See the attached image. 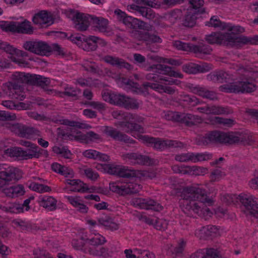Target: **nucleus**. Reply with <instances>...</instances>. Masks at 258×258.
I'll use <instances>...</instances> for the list:
<instances>
[{"label": "nucleus", "mask_w": 258, "mask_h": 258, "mask_svg": "<svg viewBox=\"0 0 258 258\" xmlns=\"http://www.w3.org/2000/svg\"><path fill=\"white\" fill-rule=\"evenodd\" d=\"M184 200L183 211L189 216L196 214L201 217L211 216L212 212L207 207L202 208L203 204L212 205L213 201L207 196L205 189L197 185L185 187L181 194Z\"/></svg>", "instance_id": "nucleus-1"}, {"label": "nucleus", "mask_w": 258, "mask_h": 258, "mask_svg": "<svg viewBox=\"0 0 258 258\" xmlns=\"http://www.w3.org/2000/svg\"><path fill=\"white\" fill-rule=\"evenodd\" d=\"M13 81L10 82L8 88L10 91L9 95L14 99L23 100V95L19 94L22 90V84L26 83L31 85L41 87L44 90L49 85L50 80L49 78L42 76L26 74L25 73L16 72L13 75Z\"/></svg>", "instance_id": "nucleus-2"}, {"label": "nucleus", "mask_w": 258, "mask_h": 258, "mask_svg": "<svg viewBox=\"0 0 258 258\" xmlns=\"http://www.w3.org/2000/svg\"><path fill=\"white\" fill-rule=\"evenodd\" d=\"M22 177V171L18 168L10 166L7 168L5 165L0 164V190L7 197L14 198L23 195L25 190L22 185L6 187L10 182L18 180Z\"/></svg>", "instance_id": "nucleus-3"}, {"label": "nucleus", "mask_w": 258, "mask_h": 258, "mask_svg": "<svg viewBox=\"0 0 258 258\" xmlns=\"http://www.w3.org/2000/svg\"><path fill=\"white\" fill-rule=\"evenodd\" d=\"M114 13L117 15L118 21L132 29L130 33L133 38L140 41L144 40L145 32L137 29L149 31L151 28L150 25L143 21L127 16L120 10H116Z\"/></svg>", "instance_id": "nucleus-4"}, {"label": "nucleus", "mask_w": 258, "mask_h": 258, "mask_svg": "<svg viewBox=\"0 0 258 258\" xmlns=\"http://www.w3.org/2000/svg\"><path fill=\"white\" fill-rule=\"evenodd\" d=\"M106 242L103 236H97L90 239L87 243L85 253H88L93 256H99L102 258H108L111 256L112 252L108 248L101 246Z\"/></svg>", "instance_id": "nucleus-5"}, {"label": "nucleus", "mask_w": 258, "mask_h": 258, "mask_svg": "<svg viewBox=\"0 0 258 258\" xmlns=\"http://www.w3.org/2000/svg\"><path fill=\"white\" fill-rule=\"evenodd\" d=\"M251 80L250 77H246L241 81L225 84L221 88L227 93H251L256 90V86L250 82Z\"/></svg>", "instance_id": "nucleus-6"}, {"label": "nucleus", "mask_w": 258, "mask_h": 258, "mask_svg": "<svg viewBox=\"0 0 258 258\" xmlns=\"http://www.w3.org/2000/svg\"><path fill=\"white\" fill-rule=\"evenodd\" d=\"M140 139L146 145L152 147L155 149L162 150L167 147H179L181 144V143L175 141L163 140L159 138H154L146 135L140 136Z\"/></svg>", "instance_id": "nucleus-7"}, {"label": "nucleus", "mask_w": 258, "mask_h": 258, "mask_svg": "<svg viewBox=\"0 0 258 258\" xmlns=\"http://www.w3.org/2000/svg\"><path fill=\"white\" fill-rule=\"evenodd\" d=\"M237 199L241 203L242 210L246 215H250L258 219V200L252 196L241 194Z\"/></svg>", "instance_id": "nucleus-8"}, {"label": "nucleus", "mask_w": 258, "mask_h": 258, "mask_svg": "<svg viewBox=\"0 0 258 258\" xmlns=\"http://www.w3.org/2000/svg\"><path fill=\"white\" fill-rule=\"evenodd\" d=\"M196 143L199 146H207L210 143L225 144V132L219 131L209 132L204 136L197 138Z\"/></svg>", "instance_id": "nucleus-9"}, {"label": "nucleus", "mask_w": 258, "mask_h": 258, "mask_svg": "<svg viewBox=\"0 0 258 258\" xmlns=\"http://www.w3.org/2000/svg\"><path fill=\"white\" fill-rule=\"evenodd\" d=\"M254 142L250 135L239 132H225V144L242 143L243 145H251Z\"/></svg>", "instance_id": "nucleus-10"}, {"label": "nucleus", "mask_w": 258, "mask_h": 258, "mask_svg": "<svg viewBox=\"0 0 258 258\" xmlns=\"http://www.w3.org/2000/svg\"><path fill=\"white\" fill-rule=\"evenodd\" d=\"M7 128L22 138L29 139L35 134L34 128L20 123H5L4 124Z\"/></svg>", "instance_id": "nucleus-11"}, {"label": "nucleus", "mask_w": 258, "mask_h": 258, "mask_svg": "<svg viewBox=\"0 0 258 258\" xmlns=\"http://www.w3.org/2000/svg\"><path fill=\"white\" fill-rule=\"evenodd\" d=\"M109 189L114 192L121 196H124L138 193L141 189V186L139 184L134 183L119 185L117 182H113L109 184Z\"/></svg>", "instance_id": "nucleus-12"}, {"label": "nucleus", "mask_w": 258, "mask_h": 258, "mask_svg": "<svg viewBox=\"0 0 258 258\" xmlns=\"http://www.w3.org/2000/svg\"><path fill=\"white\" fill-rule=\"evenodd\" d=\"M23 47L27 50L40 55H47L51 52V46L43 41H27Z\"/></svg>", "instance_id": "nucleus-13"}, {"label": "nucleus", "mask_w": 258, "mask_h": 258, "mask_svg": "<svg viewBox=\"0 0 258 258\" xmlns=\"http://www.w3.org/2000/svg\"><path fill=\"white\" fill-rule=\"evenodd\" d=\"M113 104L127 109H135L139 108L137 100L133 98L128 97L124 95L115 94L112 96Z\"/></svg>", "instance_id": "nucleus-14"}, {"label": "nucleus", "mask_w": 258, "mask_h": 258, "mask_svg": "<svg viewBox=\"0 0 258 258\" xmlns=\"http://www.w3.org/2000/svg\"><path fill=\"white\" fill-rule=\"evenodd\" d=\"M104 169L109 174L116 175L120 177L131 178L136 176L135 171L129 170L124 166L105 164Z\"/></svg>", "instance_id": "nucleus-15"}, {"label": "nucleus", "mask_w": 258, "mask_h": 258, "mask_svg": "<svg viewBox=\"0 0 258 258\" xmlns=\"http://www.w3.org/2000/svg\"><path fill=\"white\" fill-rule=\"evenodd\" d=\"M73 14V19L75 24V28L78 31H86L90 25V21H92V16L89 15H85L84 14L71 11Z\"/></svg>", "instance_id": "nucleus-16"}, {"label": "nucleus", "mask_w": 258, "mask_h": 258, "mask_svg": "<svg viewBox=\"0 0 258 258\" xmlns=\"http://www.w3.org/2000/svg\"><path fill=\"white\" fill-rule=\"evenodd\" d=\"M123 159H128L133 164L141 165H152L155 160L150 157L137 153H130L122 155Z\"/></svg>", "instance_id": "nucleus-17"}, {"label": "nucleus", "mask_w": 258, "mask_h": 258, "mask_svg": "<svg viewBox=\"0 0 258 258\" xmlns=\"http://www.w3.org/2000/svg\"><path fill=\"white\" fill-rule=\"evenodd\" d=\"M32 21L34 24L41 27H47L54 23V19L51 13L44 10L35 14Z\"/></svg>", "instance_id": "nucleus-18"}, {"label": "nucleus", "mask_w": 258, "mask_h": 258, "mask_svg": "<svg viewBox=\"0 0 258 258\" xmlns=\"http://www.w3.org/2000/svg\"><path fill=\"white\" fill-rule=\"evenodd\" d=\"M219 234L218 228L214 225H207L197 230L195 235L200 239L208 240L215 237Z\"/></svg>", "instance_id": "nucleus-19"}, {"label": "nucleus", "mask_w": 258, "mask_h": 258, "mask_svg": "<svg viewBox=\"0 0 258 258\" xmlns=\"http://www.w3.org/2000/svg\"><path fill=\"white\" fill-rule=\"evenodd\" d=\"M133 203L135 206L141 209H151L155 211H160L163 209V207L159 203L149 199H135L133 201Z\"/></svg>", "instance_id": "nucleus-20"}, {"label": "nucleus", "mask_w": 258, "mask_h": 258, "mask_svg": "<svg viewBox=\"0 0 258 258\" xmlns=\"http://www.w3.org/2000/svg\"><path fill=\"white\" fill-rule=\"evenodd\" d=\"M211 69V66L206 63L201 64L189 63L182 66L183 71L189 74L205 73L209 71Z\"/></svg>", "instance_id": "nucleus-21"}, {"label": "nucleus", "mask_w": 258, "mask_h": 258, "mask_svg": "<svg viewBox=\"0 0 258 258\" xmlns=\"http://www.w3.org/2000/svg\"><path fill=\"white\" fill-rule=\"evenodd\" d=\"M104 132L115 140L122 141L128 144H134L135 143V140L129 138L126 135L111 127L106 126Z\"/></svg>", "instance_id": "nucleus-22"}, {"label": "nucleus", "mask_w": 258, "mask_h": 258, "mask_svg": "<svg viewBox=\"0 0 258 258\" xmlns=\"http://www.w3.org/2000/svg\"><path fill=\"white\" fill-rule=\"evenodd\" d=\"M171 69V67L165 64H155L149 67L148 70L153 71V70H155V72L157 73H162V72H163V74L167 75L171 77L182 78V74L172 71Z\"/></svg>", "instance_id": "nucleus-23"}, {"label": "nucleus", "mask_w": 258, "mask_h": 258, "mask_svg": "<svg viewBox=\"0 0 258 258\" xmlns=\"http://www.w3.org/2000/svg\"><path fill=\"white\" fill-rule=\"evenodd\" d=\"M228 33L213 32L209 35H206V40L209 44H219L228 45L227 39Z\"/></svg>", "instance_id": "nucleus-24"}, {"label": "nucleus", "mask_w": 258, "mask_h": 258, "mask_svg": "<svg viewBox=\"0 0 258 258\" xmlns=\"http://www.w3.org/2000/svg\"><path fill=\"white\" fill-rule=\"evenodd\" d=\"M104 60L107 63L115 66L119 69L124 68L128 71L133 69V66L123 59L111 55H106L104 57Z\"/></svg>", "instance_id": "nucleus-25"}, {"label": "nucleus", "mask_w": 258, "mask_h": 258, "mask_svg": "<svg viewBox=\"0 0 258 258\" xmlns=\"http://www.w3.org/2000/svg\"><path fill=\"white\" fill-rule=\"evenodd\" d=\"M203 122L201 117L190 113H181L180 123L188 127L197 125Z\"/></svg>", "instance_id": "nucleus-26"}, {"label": "nucleus", "mask_w": 258, "mask_h": 258, "mask_svg": "<svg viewBox=\"0 0 258 258\" xmlns=\"http://www.w3.org/2000/svg\"><path fill=\"white\" fill-rule=\"evenodd\" d=\"M92 21L94 27L97 28L99 31L106 33L110 32L108 21L107 19L102 17H92Z\"/></svg>", "instance_id": "nucleus-27"}, {"label": "nucleus", "mask_w": 258, "mask_h": 258, "mask_svg": "<svg viewBox=\"0 0 258 258\" xmlns=\"http://www.w3.org/2000/svg\"><path fill=\"white\" fill-rule=\"evenodd\" d=\"M40 206L50 211H54L56 208L57 201L52 197L40 198L38 201Z\"/></svg>", "instance_id": "nucleus-28"}, {"label": "nucleus", "mask_w": 258, "mask_h": 258, "mask_svg": "<svg viewBox=\"0 0 258 258\" xmlns=\"http://www.w3.org/2000/svg\"><path fill=\"white\" fill-rule=\"evenodd\" d=\"M193 91L203 98L212 100L217 99L216 94L214 92L208 90L205 88L195 87L193 88Z\"/></svg>", "instance_id": "nucleus-29"}, {"label": "nucleus", "mask_w": 258, "mask_h": 258, "mask_svg": "<svg viewBox=\"0 0 258 258\" xmlns=\"http://www.w3.org/2000/svg\"><path fill=\"white\" fill-rule=\"evenodd\" d=\"M119 125L122 127L125 128V132L127 133H131L133 131H136L143 133L144 132L143 127L136 123L132 121H121Z\"/></svg>", "instance_id": "nucleus-30"}, {"label": "nucleus", "mask_w": 258, "mask_h": 258, "mask_svg": "<svg viewBox=\"0 0 258 258\" xmlns=\"http://www.w3.org/2000/svg\"><path fill=\"white\" fill-rule=\"evenodd\" d=\"M0 209L6 213L17 214L23 212V206L18 203H10L7 206L0 205Z\"/></svg>", "instance_id": "nucleus-31"}, {"label": "nucleus", "mask_w": 258, "mask_h": 258, "mask_svg": "<svg viewBox=\"0 0 258 258\" xmlns=\"http://www.w3.org/2000/svg\"><path fill=\"white\" fill-rule=\"evenodd\" d=\"M228 76L227 73L222 71L216 72L208 75V79L218 83H223L227 82Z\"/></svg>", "instance_id": "nucleus-32"}, {"label": "nucleus", "mask_w": 258, "mask_h": 258, "mask_svg": "<svg viewBox=\"0 0 258 258\" xmlns=\"http://www.w3.org/2000/svg\"><path fill=\"white\" fill-rule=\"evenodd\" d=\"M212 51V49L210 46L201 43L198 45H194L192 44L190 51L196 54H209Z\"/></svg>", "instance_id": "nucleus-33"}, {"label": "nucleus", "mask_w": 258, "mask_h": 258, "mask_svg": "<svg viewBox=\"0 0 258 258\" xmlns=\"http://www.w3.org/2000/svg\"><path fill=\"white\" fill-rule=\"evenodd\" d=\"M17 32L31 34L33 33V27L31 25V23L27 20L21 23L17 22Z\"/></svg>", "instance_id": "nucleus-34"}, {"label": "nucleus", "mask_w": 258, "mask_h": 258, "mask_svg": "<svg viewBox=\"0 0 258 258\" xmlns=\"http://www.w3.org/2000/svg\"><path fill=\"white\" fill-rule=\"evenodd\" d=\"M188 1L190 4V9L189 11L199 14L205 12V8H203L204 3L203 0H188Z\"/></svg>", "instance_id": "nucleus-35"}, {"label": "nucleus", "mask_w": 258, "mask_h": 258, "mask_svg": "<svg viewBox=\"0 0 258 258\" xmlns=\"http://www.w3.org/2000/svg\"><path fill=\"white\" fill-rule=\"evenodd\" d=\"M196 14H199L188 11L182 20V24L185 27H194L196 24V20L197 19L196 16Z\"/></svg>", "instance_id": "nucleus-36"}, {"label": "nucleus", "mask_w": 258, "mask_h": 258, "mask_svg": "<svg viewBox=\"0 0 258 258\" xmlns=\"http://www.w3.org/2000/svg\"><path fill=\"white\" fill-rule=\"evenodd\" d=\"M99 223L106 227L108 230L111 231L116 230L118 229V224L113 221V220L109 217H105L98 219Z\"/></svg>", "instance_id": "nucleus-37"}, {"label": "nucleus", "mask_w": 258, "mask_h": 258, "mask_svg": "<svg viewBox=\"0 0 258 258\" xmlns=\"http://www.w3.org/2000/svg\"><path fill=\"white\" fill-rule=\"evenodd\" d=\"M227 42L228 43V45H233L235 43H242L245 44L249 43L250 44V37H247L244 36L239 37L235 36H233L230 33H228Z\"/></svg>", "instance_id": "nucleus-38"}, {"label": "nucleus", "mask_w": 258, "mask_h": 258, "mask_svg": "<svg viewBox=\"0 0 258 258\" xmlns=\"http://www.w3.org/2000/svg\"><path fill=\"white\" fill-rule=\"evenodd\" d=\"M232 113V111L227 108L215 105H209V114H229Z\"/></svg>", "instance_id": "nucleus-39"}, {"label": "nucleus", "mask_w": 258, "mask_h": 258, "mask_svg": "<svg viewBox=\"0 0 258 258\" xmlns=\"http://www.w3.org/2000/svg\"><path fill=\"white\" fill-rule=\"evenodd\" d=\"M90 239H84L81 237L79 239H75L72 241V245L76 249L81 250L85 252V249L87 248V243H89Z\"/></svg>", "instance_id": "nucleus-40"}, {"label": "nucleus", "mask_w": 258, "mask_h": 258, "mask_svg": "<svg viewBox=\"0 0 258 258\" xmlns=\"http://www.w3.org/2000/svg\"><path fill=\"white\" fill-rule=\"evenodd\" d=\"M6 154L11 157H20L24 159L25 150L20 147L8 148L5 151Z\"/></svg>", "instance_id": "nucleus-41"}, {"label": "nucleus", "mask_w": 258, "mask_h": 258, "mask_svg": "<svg viewBox=\"0 0 258 258\" xmlns=\"http://www.w3.org/2000/svg\"><path fill=\"white\" fill-rule=\"evenodd\" d=\"M0 27L6 32H17V22L2 21L0 22Z\"/></svg>", "instance_id": "nucleus-42"}, {"label": "nucleus", "mask_w": 258, "mask_h": 258, "mask_svg": "<svg viewBox=\"0 0 258 258\" xmlns=\"http://www.w3.org/2000/svg\"><path fill=\"white\" fill-rule=\"evenodd\" d=\"M38 150L39 147L35 144L27 150H25L24 159L39 158Z\"/></svg>", "instance_id": "nucleus-43"}, {"label": "nucleus", "mask_w": 258, "mask_h": 258, "mask_svg": "<svg viewBox=\"0 0 258 258\" xmlns=\"http://www.w3.org/2000/svg\"><path fill=\"white\" fill-rule=\"evenodd\" d=\"M61 93L64 95L73 97L74 100H77L78 99V95L81 93V90L76 87H66L64 88V91Z\"/></svg>", "instance_id": "nucleus-44"}, {"label": "nucleus", "mask_w": 258, "mask_h": 258, "mask_svg": "<svg viewBox=\"0 0 258 258\" xmlns=\"http://www.w3.org/2000/svg\"><path fill=\"white\" fill-rule=\"evenodd\" d=\"M148 68H147V69ZM149 72H153V73H149L146 75V78L147 80L149 81H153L155 82V83H159L160 81H167V80L165 78L163 77L162 76H159L158 74H163V72H162V73H157L155 72V70H153V71H148Z\"/></svg>", "instance_id": "nucleus-45"}, {"label": "nucleus", "mask_w": 258, "mask_h": 258, "mask_svg": "<svg viewBox=\"0 0 258 258\" xmlns=\"http://www.w3.org/2000/svg\"><path fill=\"white\" fill-rule=\"evenodd\" d=\"M185 245V242L181 240L177 246L170 248L167 251V254L170 255H179L182 253Z\"/></svg>", "instance_id": "nucleus-46"}, {"label": "nucleus", "mask_w": 258, "mask_h": 258, "mask_svg": "<svg viewBox=\"0 0 258 258\" xmlns=\"http://www.w3.org/2000/svg\"><path fill=\"white\" fill-rule=\"evenodd\" d=\"M204 258H221V253L217 248H207L206 249Z\"/></svg>", "instance_id": "nucleus-47"}, {"label": "nucleus", "mask_w": 258, "mask_h": 258, "mask_svg": "<svg viewBox=\"0 0 258 258\" xmlns=\"http://www.w3.org/2000/svg\"><path fill=\"white\" fill-rule=\"evenodd\" d=\"M143 17L152 20L155 17V13L149 8L142 7L140 8V13Z\"/></svg>", "instance_id": "nucleus-48"}, {"label": "nucleus", "mask_w": 258, "mask_h": 258, "mask_svg": "<svg viewBox=\"0 0 258 258\" xmlns=\"http://www.w3.org/2000/svg\"><path fill=\"white\" fill-rule=\"evenodd\" d=\"M181 113L178 112L167 111L164 114V118L167 120L180 122Z\"/></svg>", "instance_id": "nucleus-49"}, {"label": "nucleus", "mask_w": 258, "mask_h": 258, "mask_svg": "<svg viewBox=\"0 0 258 258\" xmlns=\"http://www.w3.org/2000/svg\"><path fill=\"white\" fill-rule=\"evenodd\" d=\"M212 158V155L206 153H192L191 161L197 162L199 161H202L208 160Z\"/></svg>", "instance_id": "nucleus-50"}, {"label": "nucleus", "mask_w": 258, "mask_h": 258, "mask_svg": "<svg viewBox=\"0 0 258 258\" xmlns=\"http://www.w3.org/2000/svg\"><path fill=\"white\" fill-rule=\"evenodd\" d=\"M173 46L178 50L190 51L192 44L184 43L180 41H174L173 42Z\"/></svg>", "instance_id": "nucleus-51"}, {"label": "nucleus", "mask_w": 258, "mask_h": 258, "mask_svg": "<svg viewBox=\"0 0 258 258\" xmlns=\"http://www.w3.org/2000/svg\"><path fill=\"white\" fill-rule=\"evenodd\" d=\"M211 121L213 123L223 124L227 126H230L234 123V120L231 118H225L219 116L214 117Z\"/></svg>", "instance_id": "nucleus-52"}, {"label": "nucleus", "mask_w": 258, "mask_h": 258, "mask_svg": "<svg viewBox=\"0 0 258 258\" xmlns=\"http://www.w3.org/2000/svg\"><path fill=\"white\" fill-rule=\"evenodd\" d=\"M209 26L214 27H219L222 30H224L227 28V25L224 22H222L219 19H217L216 16H213L209 22Z\"/></svg>", "instance_id": "nucleus-53"}, {"label": "nucleus", "mask_w": 258, "mask_h": 258, "mask_svg": "<svg viewBox=\"0 0 258 258\" xmlns=\"http://www.w3.org/2000/svg\"><path fill=\"white\" fill-rule=\"evenodd\" d=\"M90 36L86 37L85 42L83 44V48L84 50L89 51H94L96 49L97 45L96 42L89 40Z\"/></svg>", "instance_id": "nucleus-54"}, {"label": "nucleus", "mask_w": 258, "mask_h": 258, "mask_svg": "<svg viewBox=\"0 0 258 258\" xmlns=\"http://www.w3.org/2000/svg\"><path fill=\"white\" fill-rule=\"evenodd\" d=\"M144 40L151 43H161L162 39L158 35L149 32H145Z\"/></svg>", "instance_id": "nucleus-55"}, {"label": "nucleus", "mask_w": 258, "mask_h": 258, "mask_svg": "<svg viewBox=\"0 0 258 258\" xmlns=\"http://www.w3.org/2000/svg\"><path fill=\"white\" fill-rule=\"evenodd\" d=\"M154 226L157 230L164 231L167 228L168 222L165 220L156 218L155 219Z\"/></svg>", "instance_id": "nucleus-56"}, {"label": "nucleus", "mask_w": 258, "mask_h": 258, "mask_svg": "<svg viewBox=\"0 0 258 258\" xmlns=\"http://www.w3.org/2000/svg\"><path fill=\"white\" fill-rule=\"evenodd\" d=\"M17 118L15 113H10L5 111L0 110V120H15Z\"/></svg>", "instance_id": "nucleus-57"}, {"label": "nucleus", "mask_w": 258, "mask_h": 258, "mask_svg": "<svg viewBox=\"0 0 258 258\" xmlns=\"http://www.w3.org/2000/svg\"><path fill=\"white\" fill-rule=\"evenodd\" d=\"M157 92L160 93H165L169 95H173L175 92V89L168 86L159 84Z\"/></svg>", "instance_id": "nucleus-58"}, {"label": "nucleus", "mask_w": 258, "mask_h": 258, "mask_svg": "<svg viewBox=\"0 0 258 258\" xmlns=\"http://www.w3.org/2000/svg\"><path fill=\"white\" fill-rule=\"evenodd\" d=\"M183 101L187 103L191 106H195L200 103L199 99L195 96H190L189 95H184L183 96Z\"/></svg>", "instance_id": "nucleus-59"}, {"label": "nucleus", "mask_w": 258, "mask_h": 258, "mask_svg": "<svg viewBox=\"0 0 258 258\" xmlns=\"http://www.w3.org/2000/svg\"><path fill=\"white\" fill-rule=\"evenodd\" d=\"M0 49L8 53L13 54L15 53L16 48H15L12 45H10L7 42H0Z\"/></svg>", "instance_id": "nucleus-60"}, {"label": "nucleus", "mask_w": 258, "mask_h": 258, "mask_svg": "<svg viewBox=\"0 0 258 258\" xmlns=\"http://www.w3.org/2000/svg\"><path fill=\"white\" fill-rule=\"evenodd\" d=\"M84 104L92 107L93 108L98 110H105V107L104 103L96 101H85Z\"/></svg>", "instance_id": "nucleus-61"}, {"label": "nucleus", "mask_w": 258, "mask_h": 258, "mask_svg": "<svg viewBox=\"0 0 258 258\" xmlns=\"http://www.w3.org/2000/svg\"><path fill=\"white\" fill-rule=\"evenodd\" d=\"M86 37L84 36H75L74 35L72 34L68 39H70L72 42L76 43L77 45L80 46L81 45H83V44L85 41Z\"/></svg>", "instance_id": "nucleus-62"}, {"label": "nucleus", "mask_w": 258, "mask_h": 258, "mask_svg": "<svg viewBox=\"0 0 258 258\" xmlns=\"http://www.w3.org/2000/svg\"><path fill=\"white\" fill-rule=\"evenodd\" d=\"M192 153L182 154L181 155H177L175 157V159L176 161L185 162L189 161H191Z\"/></svg>", "instance_id": "nucleus-63"}, {"label": "nucleus", "mask_w": 258, "mask_h": 258, "mask_svg": "<svg viewBox=\"0 0 258 258\" xmlns=\"http://www.w3.org/2000/svg\"><path fill=\"white\" fill-rule=\"evenodd\" d=\"M184 0H162V6L171 8L176 5L182 3Z\"/></svg>", "instance_id": "nucleus-64"}]
</instances>
